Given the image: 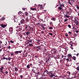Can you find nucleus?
<instances>
[{"label":"nucleus","instance_id":"32","mask_svg":"<svg viewBox=\"0 0 79 79\" xmlns=\"http://www.w3.org/2000/svg\"><path fill=\"white\" fill-rule=\"evenodd\" d=\"M58 9H59V10H61L62 9L61 8V7H58Z\"/></svg>","mask_w":79,"mask_h":79},{"label":"nucleus","instance_id":"5","mask_svg":"<svg viewBox=\"0 0 79 79\" xmlns=\"http://www.w3.org/2000/svg\"><path fill=\"white\" fill-rule=\"evenodd\" d=\"M68 58L70 59L69 61H72V59L71 58H72V56L71 54H68Z\"/></svg>","mask_w":79,"mask_h":79},{"label":"nucleus","instance_id":"51","mask_svg":"<svg viewBox=\"0 0 79 79\" xmlns=\"http://www.w3.org/2000/svg\"><path fill=\"white\" fill-rule=\"evenodd\" d=\"M40 23L39 22L37 23V25H40Z\"/></svg>","mask_w":79,"mask_h":79},{"label":"nucleus","instance_id":"39","mask_svg":"<svg viewBox=\"0 0 79 79\" xmlns=\"http://www.w3.org/2000/svg\"><path fill=\"white\" fill-rule=\"evenodd\" d=\"M68 27H69V28H71V26L69 24L68 25Z\"/></svg>","mask_w":79,"mask_h":79},{"label":"nucleus","instance_id":"61","mask_svg":"<svg viewBox=\"0 0 79 79\" xmlns=\"http://www.w3.org/2000/svg\"><path fill=\"white\" fill-rule=\"evenodd\" d=\"M35 58H37L38 57V56H36L35 55Z\"/></svg>","mask_w":79,"mask_h":79},{"label":"nucleus","instance_id":"56","mask_svg":"<svg viewBox=\"0 0 79 79\" xmlns=\"http://www.w3.org/2000/svg\"><path fill=\"white\" fill-rule=\"evenodd\" d=\"M63 6V5L62 4H60V7H61V6Z\"/></svg>","mask_w":79,"mask_h":79},{"label":"nucleus","instance_id":"47","mask_svg":"<svg viewBox=\"0 0 79 79\" xmlns=\"http://www.w3.org/2000/svg\"><path fill=\"white\" fill-rule=\"evenodd\" d=\"M8 59L9 61H10V60H11V58L9 57V58H8Z\"/></svg>","mask_w":79,"mask_h":79},{"label":"nucleus","instance_id":"2","mask_svg":"<svg viewBox=\"0 0 79 79\" xmlns=\"http://www.w3.org/2000/svg\"><path fill=\"white\" fill-rule=\"evenodd\" d=\"M48 74L49 76L50 77H53V76H55V74H54V72L53 71H50L49 72Z\"/></svg>","mask_w":79,"mask_h":79},{"label":"nucleus","instance_id":"42","mask_svg":"<svg viewBox=\"0 0 79 79\" xmlns=\"http://www.w3.org/2000/svg\"><path fill=\"white\" fill-rule=\"evenodd\" d=\"M74 3V0H72V3Z\"/></svg>","mask_w":79,"mask_h":79},{"label":"nucleus","instance_id":"14","mask_svg":"<svg viewBox=\"0 0 79 79\" xmlns=\"http://www.w3.org/2000/svg\"><path fill=\"white\" fill-rule=\"evenodd\" d=\"M35 8H31V10H33V11H34V10H36V6H35Z\"/></svg>","mask_w":79,"mask_h":79},{"label":"nucleus","instance_id":"48","mask_svg":"<svg viewBox=\"0 0 79 79\" xmlns=\"http://www.w3.org/2000/svg\"><path fill=\"white\" fill-rule=\"evenodd\" d=\"M20 77H21V79H23V76L22 75H20Z\"/></svg>","mask_w":79,"mask_h":79},{"label":"nucleus","instance_id":"6","mask_svg":"<svg viewBox=\"0 0 79 79\" xmlns=\"http://www.w3.org/2000/svg\"><path fill=\"white\" fill-rule=\"evenodd\" d=\"M49 72V71H47V69H46L44 71V74L45 76H47V74H48Z\"/></svg>","mask_w":79,"mask_h":79},{"label":"nucleus","instance_id":"16","mask_svg":"<svg viewBox=\"0 0 79 79\" xmlns=\"http://www.w3.org/2000/svg\"><path fill=\"white\" fill-rule=\"evenodd\" d=\"M26 20L27 23H28V22L29 21V19H28V17H27V18L26 19Z\"/></svg>","mask_w":79,"mask_h":79},{"label":"nucleus","instance_id":"50","mask_svg":"<svg viewBox=\"0 0 79 79\" xmlns=\"http://www.w3.org/2000/svg\"><path fill=\"white\" fill-rule=\"evenodd\" d=\"M10 42H11V43H12V44H13V43H14V42L12 40H10Z\"/></svg>","mask_w":79,"mask_h":79},{"label":"nucleus","instance_id":"28","mask_svg":"<svg viewBox=\"0 0 79 79\" xmlns=\"http://www.w3.org/2000/svg\"><path fill=\"white\" fill-rule=\"evenodd\" d=\"M70 44L71 45V48L72 50H73V44Z\"/></svg>","mask_w":79,"mask_h":79},{"label":"nucleus","instance_id":"21","mask_svg":"<svg viewBox=\"0 0 79 79\" xmlns=\"http://www.w3.org/2000/svg\"><path fill=\"white\" fill-rule=\"evenodd\" d=\"M76 57L74 56L73 57V58H72V59L74 60H76Z\"/></svg>","mask_w":79,"mask_h":79},{"label":"nucleus","instance_id":"20","mask_svg":"<svg viewBox=\"0 0 79 79\" xmlns=\"http://www.w3.org/2000/svg\"><path fill=\"white\" fill-rule=\"evenodd\" d=\"M15 71H18V68L16 67H15Z\"/></svg>","mask_w":79,"mask_h":79},{"label":"nucleus","instance_id":"35","mask_svg":"<svg viewBox=\"0 0 79 79\" xmlns=\"http://www.w3.org/2000/svg\"><path fill=\"white\" fill-rule=\"evenodd\" d=\"M36 47H37V48H38V49H39V50H40V48L39 47V46H36Z\"/></svg>","mask_w":79,"mask_h":79},{"label":"nucleus","instance_id":"58","mask_svg":"<svg viewBox=\"0 0 79 79\" xmlns=\"http://www.w3.org/2000/svg\"><path fill=\"white\" fill-rule=\"evenodd\" d=\"M78 32H79V31H78V30H77V31H76V33H78Z\"/></svg>","mask_w":79,"mask_h":79},{"label":"nucleus","instance_id":"3","mask_svg":"<svg viewBox=\"0 0 79 79\" xmlns=\"http://www.w3.org/2000/svg\"><path fill=\"white\" fill-rule=\"evenodd\" d=\"M72 77H69L70 79H73L74 78H76V74L75 73H73L72 74Z\"/></svg>","mask_w":79,"mask_h":79},{"label":"nucleus","instance_id":"15","mask_svg":"<svg viewBox=\"0 0 79 79\" xmlns=\"http://www.w3.org/2000/svg\"><path fill=\"white\" fill-rule=\"evenodd\" d=\"M30 34V32H29V31H27L26 32V34L27 36L29 35Z\"/></svg>","mask_w":79,"mask_h":79},{"label":"nucleus","instance_id":"12","mask_svg":"<svg viewBox=\"0 0 79 79\" xmlns=\"http://www.w3.org/2000/svg\"><path fill=\"white\" fill-rule=\"evenodd\" d=\"M36 74L38 75L40 74V72H39V69H38V70H36Z\"/></svg>","mask_w":79,"mask_h":79},{"label":"nucleus","instance_id":"7","mask_svg":"<svg viewBox=\"0 0 79 79\" xmlns=\"http://www.w3.org/2000/svg\"><path fill=\"white\" fill-rule=\"evenodd\" d=\"M20 23L21 24H25V20L24 19H22L20 20Z\"/></svg>","mask_w":79,"mask_h":79},{"label":"nucleus","instance_id":"36","mask_svg":"<svg viewBox=\"0 0 79 79\" xmlns=\"http://www.w3.org/2000/svg\"><path fill=\"white\" fill-rule=\"evenodd\" d=\"M38 77H35L33 79H38Z\"/></svg>","mask_w":79,"mask_h":79},{"label":"nucleus","instance_id":"23","mask_svg":"<svg viewBox=\"0 0 79 79\" xmlns=\"http://www.w3.org/2000/svg\"><path fill=\"white\" fill-rule=\"evenodd\" d=\"M29 46H30V47H33L34 45H33V44H29Z\"/></svg>","mask_w":79,"mask_h":79},{"label":"nucleus","instance_id":"45","mask_svg":"<svg viewBox=\"0 0 79 79\" xmlns=\"http://www.w3.org/2000/svg\"><path fill=\"white\" fill-rule=\"evenodd\" d=\"M55 20H56L55 18H52V21H55Z\"/></svg>","mask_w":79,"mask_h":79},{"label":"nucleus","instance_id":"52","mask_svg":"<svg viewBox=\"0 0 79 79\" xmlns=\"http://www.w3.org/2000/svg\"><path fill=\"white\" fill-rule=\"evenodd\" d=\"M53 29V27H50L49 28V29Z\"/></svg>","mask_w":79,"mask_h":79},{"label":"nucleus","instance_id":"43","mask_svg":"<svg viewBox=\"0 0 79 79\" xmlns=\"http://www.w3.org/2000/svg\"><path fill=\"white\" fill-rule=\"evenodd\" d=\"M48 34H49V35H53L52 34V33H49Z\"/></svg>","mask_w":79,"mask_h":79},{"label":"nucleus","instance_id":"44","mask_svg":"<svg viewBox=\"0 0 79 79\" xmlns=\"http://www.w3.org/2000/svg\"><path fill=\"white\" fill-rule=\"evenodd\" d=\"M14 53H19V52H18V51H15L14 52Z\"/></svg>","mask_w":79,"mask_h":79},{"label":"nucleus","instance_id":"1","mask_svg":"<svg viewBox=\"0 0 79 79\" xmlns=\"http://www.w3.org/2000/svg\"><path fill=\"white\" fill-rule=\"evenodd\" d=\"M35 71H38V69H37L36 67H33V69H32L31 72L32 73V75L33 76H35L36 75V73H35Z\"/></svg>","mask_w":79,"mask_h":79},{"label":"nucleus","instance_id":"22","mask_svg":"<svg viewBox=\"0 0 79 79\" xmlns=\"http://www.w3.org/2000/svg\"><path fill=\"white\" fill-rule=\"evenodd\" d=\"M76 70L78 71H79V67H77L76 69Z\"/></svg>","mask_w":79,"mask_h":79},{"label":"nucleus","instance_id":"8","mask_svg":"<svg viewBox=\"0 0 79 79\" xmlns=\"http://www.w3.org/2000/svg\"><path fill=\"white\" fill-rule=\"evenodd\" d=\"M9 31L10 34H12V33L13 32V27H10V28Z\"/></svg>","mask_w":79,"mask_h":79},{"label":"nucleus","instance_id":"18","mask_svg":"<svg viewBox=\"0 0 79 79\" xmlns=\"http://www.w3.org/2000/svg\"><path fill=\"white\" fill-rule=\"evenodd\" d=\"M31 67H30V65L29 64H28V65L27 66V69H29Z\"/></svg>","mask_w":79,"mask_h":79},{"label":"nucleus","instance_id":"54","mask_svg":"<svg viewBox=\"0 0 79 79\" xmlns=\"http://www.w3.org/2000/svg\"><path fill=\"white\" fill-rule=\"evenodd\" d=\"M5 59H6V57H3L2 58V60H5Z\"/></svg>","mask_w":79,"mask_h":79},{"label":"nucleus","instance_id":"46","mask_svg":"<svg viewBox=\"0 0 79 79\" xmlns=\"http://www.w3.org/2000/svg\"><path fill=\"white\" fill-rule=\"evenodd\" d=\"M28 42H30L31 43H32V40H28Z\"/></svg>","mask_w":79,"mask_h":79},{"label":"nucleus","instance_id":"30","mask_svg":"<svg viewBox=\"0 0 79 79\" xmlns=\"http://www.w3.org/2000/svg\"><path fill=\"white\" fill-rule=\"evenodd\" d=\"M10 55L11 56H14V53L13 52H11V53Z\"/></svg>","mask_w":79,"mask_h":79},{"label":"nucleus","instance_id":"29","mask_svg":"<svg viewBox=\"0 0 79 79\" xmlns=\"http://www.w3.org/2000/svg\"><path fill=\"white\" fill-rule=\"evenodd\" d=\"M38 6H39L40 8H42V5H40V4H39V5H38Z\"/></svg>","mask_w":79,"mask_h":79},{"label":"nucleus","instance_id":"53","mask_svg":"<svg viewBox=\"0 0 79 79\" xmlns=\"http://www.w3.org/2000/svg\"><path fill=\"white\" fill-rule=\"evenodd\" d=\"M10 46H9L8 47V49H9V50H10Z\"/></svg>","mask_w":79,"mask_h":79},{"label":"nucleus","instance_id":"31","mask_svg":"<svg viewBox=\"0 0 79 79\" xmlns=\"http://www.w3.org/2000/svg\"><path fill=\"white\" fill-rule=\"evenodd\" d=\"M32 16H33V14H31V15H30V18H32Z\"/></svg>","mask_w":79,"mask_h":79},{"label":"nucleus","instance_id":"38","mask_svg":"<svg viewBox=\"0 0 79 79\" xmlns=\"http://www.w3.org/2000/svg\"><path fill=\"white\" fill-rule=\"evenodd\" d=\"M77 10H79V6L77 5Z\"/></svg>","mask_w":79,"mask_h":79},{"label":"nucleus","instance_id":"37","mask_svg":"<svg viewBox=\"0 0 79 79\" xmlns=\"http://www.w3.org/2000/svg\"><path fill=\"white\" fill-rule=\"evenodd\" d=\"M41 26H46V25L45 24H41Z\"/></svg>","mask_w":79,"mask_h":79},{"label":"nucleus","instance_id":"63","mask_svg":"<svg viewBox=\"0 0 79 79\" xmlns=\"http://www.w3.org/2000/svg\"><path fill=\"white\" fill-rule=\"evenodd\" d=\"M79 53H77L76 54V56H78V55H79Z\"/></svg>","mask_w":79,"mask_h":79},{"label":"nucleus","instance_id":"55","mask_svg":"<svg viewBox=\"0 0 79 79\" xmlns=\"http://www.w3.org/2000/svg\"><path fill=\"white\" fill-rule=\"evenodd\" d=\"M68 2L69 4H70V5H71V3L70 2V1H68Z\"/></svg>","mask_w":79,"mask_h":79},{"label":"nucleus","instance_id":"57","mask_svg":"<svg viewBox=\"0 0 79 79\" xmlns=\"http://www.w3.org/2000/svg\"><path fill=\"white\" fill-rule=\"evenodd\" d=\"M65 35L66 37H68V34H66Z\"/></svg>","mask_w":79,"mask_h":79},{"label":"nucleus","instance_id":"40","mask_svg":"<svg viewBox=\"0 0 79 79\" xmlns=\"http://www.w3.org/2000/svg\"><path fill=\"white\" fill-rule=\"evenodd\" d=\"M23 51H18L19 53H21V52H22Z\"/></svg>","mask_w":79,"mask_h":79},{"label":"nucleus","instance_id":"9","mask_svg":"<svg viewBox=\"0 0 79 79\" xmlns=\"http://www.w3.org/2000/svg\"><path fill=\"white\" fill-rule=\"evenodd\" d=\"M65 61V60H60V62L61 64H64V62Z\"/></svg>","mask_w":79,"mask_h":79},{"label":"nucleus","instance_id":"62","mask_svg":"<svg viewBox=\"0 0 79 79\" xmlns=\"http://www.w3.org/2000/svg\"><path fill=\"white\" fill-rule=\"evenodd\" d=\"M2 74H4V72L3 71H2V72H1Z\"/></svg>","mask_w":79,"mask_h":79},{"label":"nucleus","instance_id":"60","mask_svg":"<svg viewBox=\"0 0 79 79\" xmlns=\"http://www.w3.org/2000/svg\"><path fill=\"white\" fill-rule=\"evenodd\" d=\"M78 72H79V71H75V73H78Z\"/></svg>","mask_w":79,"mask_h":79},{"label":"nucleus","instance_id":"11","mask_svg":"<svg viewBox=\"0 0 79 79\" xmlns=\"http://www.w3.org/2000/svg\"><path fill=\"white\" fill-rule=\"evenodd\" d=\"M4 69V67H1V68H0V71L1 72H2L3 71V69Z\"/></svg>","mask_w":79,"mask_h":79},{"label":"nucleus","instance_id":"33","mask_svg":"<svg viewBox=\"0 0 79 79\" xmlns=\"http://www.w3.org/2000/svg\"><path fill=\"white\" fill-rule=\"evenodd\" d=\"M68 21V19H65L64 20V22H66Z\"/></svg>","mask_w":79,"mask_h":79},{"label":"nucleus","instance_id":"34","mask_svg":"<svg viewBox=\"0 0 79 79\" xmlns=\"http://www.w3.org/2000/svg\"><path fill=\"white\" fill-rule=\"evenodd\" d=\"M68 33H69V35H71V34H72V32H70V31H69Z\"/></svg>","mask_w":79,"mask_h":79},{"label":"nucleus","instance_id":"19","mask_svg":"<svg viewBox=\"0 0 79 79\" xmlns=\"http://www.w3.org/2000/svg\"><path fill=\"white\" fill-rule=\"evenodd\" d=\"M20 29V28H19L18 29H17V30H16V31H17V32H19V31H21V30L19 29Z\"/></svg>","mask_w":79,"mask_h":79},{"label":"nucleus","instance_id":"24","mask_svg":"<svg viewBox=\"0 0 79 79\" xmlns=\"http://www.w3.org/2000/svg\"><path fill=\"white\" fill-rule=\"evenodd\" d=\"M69 16L67 15H65L64 16V18H69Z\"/></svg>","mask_w":79,"mask_h":79},{"label":"nucleus","instance_id":"13","mask_svg":"<svg viewBox=\"0 0 79 79\" xmlns=\"http://www.w3.org/2000/svg\"><path fill=\"white\" fill-rule=\"evenodd\" d=\"M41 28L42 29V30H45V28L44 27V26H43V25H41Z\"/></svg>","mask_w":79,"mask_h":79},{"label":"nucleus","instance_id":"27","mask_svg":"<svg viewBox=\"0 0 79 79\" xmlns=\"http://www.w3.org/2000/svg\"><path fill=\"white\" fill-rule=\"evenodd\" d=\"M19 38H20V39H22V35H19Z\"/></svg>","mask_w":79,"mask_h":79},{"label":"nucleus","instance_id":"4","mask_svg":"<svg viewBox=\"0 0 79 79\" xmlns=\"http://www.w3.org/2000/svg\"><path fill=\"white\" fill-rule=\"evenodd\" d=\"M51 53H56V51H57V50L56 49L53 48L51 49Z\"/></svg>","mask_w":79,"mask_h":79},{"label":"nucleus","instance_id":"17","mask_svg":"<svg viewBox=\"0 0 79 79\" xmlns=\"http://www.w3.org/2000/svg\"><path fill=\"white\" fill-rule=\"evenodd\" d=\"M5 17H3L1 19L0 21H3V20H5Z\"/></svg>","mask_w":79,"mask_h":79},{"label":"nucleus","instance_id":"25","mask_svg":"<svg viewBox=\"0 0 79 79\" xmlns=\"http://www.w3.org/2000/svg\"><path fill=\"white\" fill-rule=\"evenodd\" d=\"M25 15L26 16H27V15H28V13L26 12H25Z\"/></svg>","mask_w":79,"mask_h":79},{"label":"nucleus","instance_id":"26","mask_svg":"<svg viewBox=\"0 0 79 79\" xmlns=\"http://www.w3.org/2000/svg\"><path fill=\"white\" fill-rule=\"evenodd\" d=\"M70 59H69V58H67L66 59V60L67 61V62H69V60H70Z\"/></svg>","mask_w":79,"mask_h":79},{"label":"nucleus","instance_id":"41","mask_svg":"<svg viewBox=\"0 0 79 79\" xmlns=\"http://www.w3.org/2000/svg\"><path fill=\"white\" fill-rule=\"evenodd\" d=\"M8 72H7V71H6L5 72V73L6 74H8Z\"/></svg>","mask_w":79,"mask_h":79},{"label":"nucleus","instance_id":"49","mask_svg":"<svg viewBox=\"0 0 79 79\" xmlns=\"http://www.w3.org/2000/svg\"><path fill=\"white\" fill-rule=\"evenodd\" d=\"M26 9V8H22V10H23V11H25V9Z\"/></svg>","mask_w":79,"mask_h":79},{"label":"nucleus","instance_id":"10","mask_svg":"<svg viewBox=\"0 0 79 79\" xmlns=\"http://www.w3.org/2000/svg\"><path fill=\"white\" fill-rule=\"evenodd\" d=\"M2 27H3V28H4L5 27H6V25H3V24H2L0 25Z\"/></svg>","mask_w":79,"mask_h":79},{"label":"nucleus","instance_id":"64","mask_svg":"<svg viewBox=\"0 0 79 79\" xmlns=\"http://www.w3.org/2000/svg\"><path fill=\"white\" fill-rule=\"evenodd\" d=\"M8 64H10V63H11V62H10L8 61Z\"/></svg>","mask_w":79,"mask_h":79},{"label":"nucleus","instance_id":"59","mask_svg":"<svg viewBox=\"0 0 79 79\" xmlns=\"http://www.w3.org/2000/svg\"><path fill=\"white\" fill-rule=\"evenodd\" d=\"M65 65L66 66H68V67L69 66V64H65Z\"/></svg>","mask_w":79,"mask_h":79}]
</instances>
